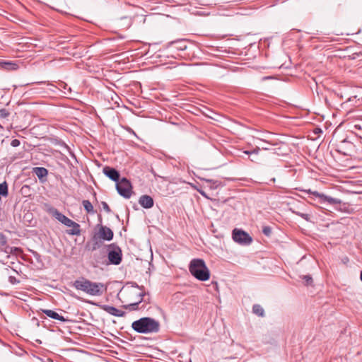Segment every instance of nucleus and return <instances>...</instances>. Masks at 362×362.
<instances>
[{
    "instance_id": "a211bd4d",
    "label": "nucleus",
    "mask_w": 362,
    "mask_h": 362,
    "mask_svg": "<svg viewBox=\"0 0 362 362\" xmlns=\"http://www.w3.org/2000/svg\"><path fill=\"white\" fill-rule=\"evenodd\" d=\"M8 194V185L6 182L0 183V195L7 197Z\"/></svg>"
},
{
    "instance_id": "9d476101",
    "label": "nucleus",
    "mask_w": 362,
    "mask_h": 362,
    "mask_svg": "<svg viewBox=\"0 0 362 362\" xmlns=\"http://www.w3.org/2000/svg\"><path fill=\"white\" fill-rule=\"evenodd\" d=\"M103 172L111 180L117 182L119 180L120 174L116 169L109 166H105L103 168Z\"/></svg>"
},
{
    "instance_id": "4468645a",
    "label": "nucleus",
    "mask_w": 362,
    "mask_h": 362,
    "mask_svg": "<svg viewBox=\"0 0 362 362\" xmlns=\"http://www.w3.org/2000/svg\"><path fill=\"white\" fill-rule=\"evenodd\" d=\"M41 311L50 318L57 320L61 322H66L67 320L62 315H59L57 312H55L54 310H47V309H41Z\"/></svg>"
},
{
    "instance_id": "393cba45",
    "label": "nucleus",
    "mask_w": 362,
    "mask_h": 362,
    "mask_svg": "<svg viewBox=\"0 0 362 362\" xmlns=\"http://www.w3.org/2000/svg\"><path fill=\"white\" fill-rule=\"evenodd\" d=\"M303 279L305 281V284L308 286L313 283V279L310 275H305L303 276Z\"/></svg>"
},
{
    "instance_id": "2f4dec72",
    "label": "nucleus",
    "mask_w": 362,
    "mask_h": 362,
    "mask_svg": "<svg viewBox=\"0 0 362 362\" xmlns=\"http://www.w3.org/2000/svg\"><path fill=\"white\" fill-rule=\"evenodd\" d=\"M267 78H272V77H271V76H267V77H264V78H263V79H264H264H267Z\"/></svg>"
},
{
    "instance_id": "1a4fd4ad",
    "label": "nucleus",
    "mask_w": 362,
    "mask_h": 362,
    "mask_svg": "<svg viewBox=\"0 0 362 362\" xmlns=\"http://www.w3.org/2000/svg\"><path fill=\"white\" fill-rule=\"evenodd\" d=\"M98 238L105 240H111L113 238V231L108 227L101 226L98 230Z\"/></svg>"
},
{
    "instance_id": "c85d7f7f",
    "label": "nucleus",
    "mask_w": 362,
    "mask_h": 362,
    "mask_svg": "<svg viewBox=\"0 0 362 362\" xmlns=\"http://www.w3.org/2000/svg\"><path fill=\"white\" fill-rule=\"evenodd\" d=\"M102 205H103V209L107 213H110L111 212V209H110V206H108V204L105 202H102Z\"/></svg>"
},
{
    "instance_id": "4be33fe9",
    "label": "nucleus",
    "mask_w": 362,
    "mask_h": 362,
    "mask_svg": "<svg viewBox=\"0 0 362 362\" xmlns=\"http://www.w3.org/2000/svg\"><path fill=\"white\" fill-rule=\"evenodd\" d=\"M0 249L6 254H11V253H13V251H16V250H19L17 247H9L6 245V246H4L3 247H0Z\"/></svg>"
},
{
    "instance_id": "2eb2a0df",
    "label": "nucleus",
    "mask_w": 362,
    "mask_h": 362,
    "mask_svg": "<svg viewBox=\"0 0 362 362\" xmlns=\"http://www.w3.org/2000/svg\"><path fill=\"white\" fill-rule=\"evenodd\" d=\"M145 296V293L144 292H140L139 294H138V296H139V300L138 301L134 303H130V304H128V305H124V308L125 309H128L129 310H136L138 309V306H139V304L143 300V297Z\"/></svg>"
},
{
    "instance_id": "f3484780",
    "label": "nucleus",
    "mask_w": 362,
    "mask_h": 362,
    "mask_svg": "<svg viewBox=\"0 0 362 362\" xmlns=\"http://www.w3.org/2000/svg\"><path fill=\"white\" fill-rule=\"evenodd\" d=\"M252 313L258 317H263L265 316V312L262 305L259 304H255L252 306Z\"/></svg>"
},
{
    "instance_id": "aec40b11",
    "label": "nucleus",
    "mask_w": 362,
    "mask_h": 362,
    "mask_svg": "<svg viewBox=\"0 0 362 362\" xmlns=\"http://www.w3.org/2000/svg\"><path fill=\"white\" fill-rule=\"evenodd\" d=\"M292 212L295 214H296L297 216H300L301 218H303V219H305V221H311L310 220V215L308 214H305V213H301L300 211H294V210H291Z\"/></svg>"
},
{
    "instance_id": "f03ea898",
    "label": "nucleus",
    "mask_w": 362,
    "mask_h": 362,
    "mask_svg": "<svg viewBox=\"0 0 362 362\" xmlns=\"http://www.w3.org/2000/svg\"><path fill=\"white\" fill-rule=\"evenodd\" d=\"M73 286L77 290L82 291L92 296H100L107 289L104 284L93 282L83 277L76 280Z\"/></svg>"
},
{
    "instance_id": "412c9836",
    "label": "nucleus",
    "mask_w": 362,
    "mask_h": 362,
    "mask_svg": "<svg viewBox=\"0 0 362 362\" xmlns=\"http://www.w3.org/2000/svg\"><path fill=\"white\" fill-rule=\"evenodd\" d=\"M292 212L295 214H296L297 216H300L301 218H303V219H305V221H311L310 220V215L308 214H305V213H301L300 211H294V210H291Z\"/></svg>"
},
{
    "instance_id": "473e14b6",
    "label": "nucleus",
    "mask_w": 362,
    "mask_h": 362,
    "mask_svg": "<svg viewBox=\"0 0 362 362\" xmlns=\"http://www.w3.org/2000/svg\"><path fill=\"white\" fill-rule=\"evenodd\" d=\"M360 279H361V280L362 281V271L361 272Z\"/></svg>"
},
{
    "instance_id": "0eeeda50",
    "label": "nucleus",
    "mask_w": 362,
    "mask_h": 362,
    "mask_svg": "<svg viewBox=\"0 0 362 362\" xmlns=\"http://www.w3.org/2000/svg\"><path fill=\"white\" fill-rule=\"evenodd\" d=\"M116 189L119 195L129 199L132 194V186L129 180L125 177L122 178L116 183Z\"/></svg>"
},
{
    "instance_id": "cd10ccee",
    "label": "nucleus",
    "mask_w": 362,
    "mask_h": 362,
    "mask_svg": "<svg viewBox=\"0 0 362 362\" xmlns=\"http://www.w3.org/2000/svg\"><path fill=\"white\" fill-rule=\"evenodd\" d=\"M9 115V112L7 110L3 108L0 110V117L6 118Z\"/></svg>"
},
{
    "instance_id": "423d86ee",
    "label": "nucleus",
    "mask_w": 362,
    "mask_h": 362,
    "mask_svg": "<svg viewBox=\"0 0 362 362\" xmlns=\"http://www.w3.org/2000/svg\"><path fill=\"white\" fill-rule=\"evenodd\" d=\"M48 212L59 222L63 223L67 227H71L72 229L68 230V234L78 235L81 233L80 225L71 219L66 217L65 215L59 212L57 209L51 207L48 209Z\"/></svg>"
},
{
    "instance_id": "9b49d317",
    "label": "nucleus",
    "mask_w": 362,
    "mask_h": 362,
    "mask_svg": "<svg viewBox=\"0 0 362 362\" xmlns=\"http://www.w3.org/2000/svg\"><path fill=\"white\" fill-rule=\"evenodd\" d=\"M100 308L104 311L107 312V313L116 316V317H123L125 315V312L123 310H119L116 308L114 306L109 305H100Z\"/></svg>"
},
{
    "instance_id": "7ed1b4c3",
    "label": "nucleus",
    "mask_w": 362,
    "mask_h": 362,
    "mask_svg": "<svg viewBox=\"0 0 362 362\" xmlns=\"http://www.w3.org/2000/svg\"><path fill=\"white\" fill-rule=\"evenodd\" d=\"M132 328L141 334L157 333L160 330V323L153 318L145 317L133 322Z\"/></svg>"
},
{
    "instance_id": "7c9ffc66",
    "label": "nucleus",
    "mask_w": 362,
    "mask_h": 362,
    "mask_svg": "<svg viewBox=\"0 0 362 362\" xmlns=\"http://www.w3.org/2000/svg\"><path fill=\"white\" fill-rule=\"evenodd\" d=\"M9 281L11 284H15L16 282H17L16 279L14 276H10L9 277Z\"/></svg>"
},
{
    "instance_id": "b1692460",
    "label": "nucleus",
    "mask_w": 362,
    "mask_h": 362,
    "mask_svg": "<svg viewBox=\"0 0 362 362\" xmlns=\"http://www.w3.org/2000/svg\"><path fill=\"white\" fill-rule=\"evenodd\" d=\"M7 244V238L6 237L0 232V247H3L6 246Z\"/></svg>"
},
{
    "instance_id": "c756f323",
    "label": "nucleus",
    "mask_w": 362,
    "mask_h": 362,
    "mask_svg": "<svg viewBox=\"0 0 362 362\" xmlns=\"http://www.w3.org/2000/svg\"><path fill=\"white\" fill-rule=\"evenodd\" d=\"M20 141L18 139H13L11 142V145L13 147H17L20 145Z\"/></svg>"
},
{
    "instance_id": "f8f14e48",
    "label": "nucleus",
    "mask_w": 362,
    "mask_h": 362,
    "mask_svg": "<svg viewBox=\"0 0 362 362\" xmlns=\"http://www.w3.org/2000/svg\"><path fill=\"white\" fill-rule=\"evenodd\" d=\"M33 173L39 178L42 182L46 181V177L48 175V170L45 168L35 167L33 169Z\"/></svg>"
},
{
    "instance_id": "39448f33",
    "label": "nucleus",
    "mask_w": 362,
    "mask_h": 362,
    "mask_svg": "<svg viewBox=\"0 0 362 362\" xmlns=\"http://www.w3.org/2000/svg\"><path fill=\"white\" fill-rule=\"evenodd\" d=\"M189 270L192 275L199 281H206L210 277V272L204 261L202 259H194L190 262Z\"/></svg>"
},
{
    "instance_id": "72a5a7b5",
    "label": "nucleus",
    "mask_w": 362,
    "mask_h": 362,
    "mask_svg": "<svg viewBox=\"0 0 362 362\" xmlns=\"http://www.w3.org/2000/svg\"><path fill=\"white\" fill-rule=\"evenodd\" d=\"M245 153L246 154H249V151H245Z\"/></svg>"
},
{
    "instance_id": "a878e982",
    "label": "nucleus",
    "mask_w": 362,
    "mask_h": 362,
    "mask_svg": "<svg viewBox=\"0 0 362 362\" xmlns=\"http://www.w3.org/2000/svg\"><path fill=\"white\" fill-rule=\"evenodd\" d=\"M307 192L314 195L316 197H318L320 199V201L322 200V196L324 195V194L319 193L317 191H312L311 189H308Z\"/></svg>"
},
{
    "instance_id": "20e7f679",
    "label": "nucleus",
    "mask_w": 362,
    "mask_h": 362,
    "mask_svg": "<svg viewBox=\"0 0 362 362\" xmlns=\"http://www.w3.org/2000/svg\"><path fill=\"white\" fill-rule=\"evenodd\" d=\"M107 253L110 264L118 265L121 263L122 254L121 249L118 246L115 244L109 245L107 248ZM105 254L106 251L105 249L100 250L98 255L95 254L94 256L96 262L98 263L103 262L101 259L105 257Z\"/></svg>"
},
{
    "instance_id": "f257e3e1",
    "label": "nucleus",
    "mask_w": 362,
    "mask_h": 362,
    "mask_svg": "<svg viewBox=\"0 0 362 362\" xmlns=\"http://www.w3.org/2000/svg\"><path fill=\"white\" fill-rule=\"evenodd\" d=\"M263 134L256 129L250 128V137L252 138V142L250 141V161L257 163H264L267 160L270 154H274L269 151V145L265 139L262 137Z\"/></svg>"
},
{
    "instance_id": "bb28decb",
    "label": "nucleus",
    "mask_w": 362,
    "mask_h": 362,
    "mask_svg": "<svg viewBox=\"0 0 362 362\" xmlns=\"http://www.w3.org/2000/svg\"><path fill=\"white\" fill-rule=\"evenodd\" d=\"M262 232L266 236L269 237L272 233V228L269 226H264L262 229Z\"/></svg>"
},
{
    "instance_id": "5701e85b",
    "label": "nucleus",
    "mask_w": 362,
    "mask_h": 362,
    "mask_svg": "<svg viewBox=\"0 0 362 362\" xmlns=\"http://www.w3.org/2000/svg\"><path fill=\"white\" fill-rule=\"evenodd\" d=\"M5 68L9 70H15L18 68V65L15 63L11 62H4Z\"/></svg>"
},
{
    "instance_id": "6ab92c4d",
    "label": "nucleus",
    "mask_w": 362,
    "mask_h": 362,
    "mask_svg": "<svg viewBox=\"0 0 362 362\" xmlns=\"http://www.w3.org/2000/svg\"><path fill=\"white\" fill-rule=\"evenodd\" d=\"M82 204H83L85 210L88 213H93L94 212L93 206V205H92V204L90 203V201H88V200H83V202H82Z\"/></svg>"
},
{
    "instance_id": "ddd939ff",
    "label": "nucleus",
    "mask_w": 362,
    "mask_h": 362,
    "mask_svg": "<svg viewBox=\"0 0 362 362\" xmlns=\"http://www.w3.org/2000/svg\"><path fill=\"white\" fill-rule=\"evenodd\" d=\"M139 203L142 207L150 209L153 206V199L151 196L142 195L139 199Z\"/></svg>"
},
{
    "instance_id": "6e6552de",
    "label": "nucleus",
    "mask_w": 362,
    "mask_h": 362,
    "mask_svg": "<svg viewBox=\"0 0 362 362\" xmlns=\"http://www.w3.org/2000/svg\"><path fill=\"white\" fill-rule=\"evenodd\" d=\"M233 240L240 245H247L249 244V234L240 228H234L232 230Z\"/></svg>"
},
{
    "instance_id": "dca6fc26",
    "label": "nucleus",
    "mask_w": 362,
    "mask_h": 362,
    "mask_svg": "<svg viewBox=\"0 0 362 362\" xmlns=\"http://www.w3.org/2000/svg\"><path fill=\"white\" fill-rule=\"evenodd\" d=\"M321 202L322 203L327 202L329 204L334 205V204H341V201L339 199L333 198L332 197L327 196V195L324 194L323 196H322Z\"/></svg>"
}]
</instances>
